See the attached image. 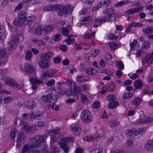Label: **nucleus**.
Listing matches in <instances>:
<instances>
[{
    "mask_svg": "<svg viewBox=\"0 0 153 153\" xmlns=\"http://www.w3.org/2000/svg\"><path fill=\"white\" fill-rule=\"evenodd\" d=\"M105 58L106 60V62L112 59V56L109 53H106L105 55Z\"/></svg>",
    "mask_w": 153,
    "mask_h": 153,
    "instance_id": "obj_58",
    "label": "nucleus"
},
{
    "mask_svg": "<svg viewBox=\"0 0 153 153\" xmlns=\"http://www.w3.org/2000/svg\"><path fill=\"white\" fill-rule=\"evenodd\" d=\"M23 39V35L20 33L16 34L13 37L9 44V46L11 50L15 49L17 46V43L22 41Z\"/></svg>",
    "mask_w": 153,
    "mask_h": 153,
    "instance_id": "obj_5",
    "label": "nucleus"
},
{
    "mask_svg": "<svg viewBox=\"0 0 153 153\" xmlns=\"http://www.w3.org/2000/svg\"><path fill=\"white\" fill-rule=\"evenodd\" d=\"M116 64L117 68L119 69L122 70L123 69L124 65L123 62L121 61H118L116 62Z\"/></svg>",
    "mask_w": 153,
    "mask_h": 153,
    "instance_id": "obj_48",
    "label": "nucleus"
},
{
    "mask_svg": "<svg viewBox=\"0 0 153 153\" xmlns=\"http://www.w3.org/2000/svg\"><path fill=\"white\" fill-rule=\"evenodd\" d=\"M35 147H33L32 143L31 144H27L25 145L22 149V153H25L28 151L30 150L31 149L35 148Z\"/></svg>",
    "mask_w": 153,
    "mask_h": 153,
    "instance_id": "obj_32",
    "label": "nucleus"
},
{
    "mask_svg": "<svg viewBox=\"0 0 153 153\" xmlns=\"http://www.w3.org/2000/svg\"><path fill=\"white\" fill-rule=\"evenodd\" d=\"M6 83L10 86L13 87H14L15 85V84L16 83L14 80L13 79H9L6 81Z\"/></svg>",
    "mask_w": 153,
    "mask_h": 153,
    "instance_id": "obj_42",
    "label": "nucleus"
},
{
    "mask_svg": "<svg viewBox=\"0 0 153 153\" xmlns=\"http://www.w3.org/2000/svg\"><path fill=\"white\" fill-rule=\"evenodd\" d=\"M90 153H102V151L101 149L96 148L91 150Z\"/></svg>",
    "mask_w": 153,
    "mask_h": 153,
    "instance_id": "obj_61",
    "label": "nucleus"
},
{
    "mask_svg": "<svg viewBox=\"0 0 153 153\" xmlns=\"http://www.w3.org/2000/svg\"><path fill=\"white\" fill-rule=\"evenodd\" d=\"M103 13L105 15L108 14L106 16L99 17L95 19V22L101 23L110 22L115 19L114 10L112 8L106 9L103 11Z\"/></svg>",
    "mask_w": 153,
    "mask_h": 153,
    "instance_id": "obj_1",
    "label": "nucleus"
},
{
    "mask_svg": "<svg viewBox=\"0 0 153 153\" xmlns=\"http://www.w3.org/2000/svg\"><path fill=\"white\" fill-rule=\"evenodd\" d=\"M62 8V5L61 4H55L48 5L45 7L44 10L46 11H52L58 10Z\"/></svg>",
    "mask_w": 153,
    "mask_h": 153,
    "instance_id": "obj_12",
    "label": "nucleus"
},
{
    "mask_svg": "<svg viewBox=\"0 0 153 153\" xmlns=\"http://www.w3.org/2000/svg\"><path fill=\"white\" fill-rule=\"evenodd\" d=\"M76 46L74 48V50L76 51H80L82 48V45L81 44H76Z\"/></svg>",
    "mask_w": 153,
    "mask_h": 153,
    "instance_id": "obj_63",
    "label": "nucleus"
},
{
    "mask_svg": "<svg viewBox=\"0 0 153 153\" xmlns=\"http://www.w3.org/2000/svg\"><path fill=\"white\" fill-rule=\"evenodd\" d=\"M142 99L140 97H137L132 101V105L135 106H138L142 102Z\"/></svg>",
    "mask_w": 153,
    "mask_h": 153,
    "instance_id": "obj_29",
    "label": "nucleus"
},
{
    "mask_svg": "<svg viewBox=\"0 0 153 153\" xmlns=\"http://www.w3.org/2000/svg\"><path fill=\"white\" fill-rule=\"evenodd\" d=\"M68 9L70 13H72L73 10V7L71 6L69 4L66 5L65 6H62V8H61V10H59L58 14L59 16H62L66 14L68 12Z\"/></svg>",
    "mask_w": 153,
    "mask_h": 153,
    "instance_id": "obj_9",
    "label": "nucleus"
},
{
    "mask_svg": "<svg viewBox=\"0 0 153 153\" xmlns=\"http://www.w3.org/2000/svg\"><path fill=\"white\" fill-rule=\"evenodd\" d=\"M26 19V21L28 22H30L35 19V17L31 14H29L28 16H27Z\"/></svg>",
    "mask_w": 153,
    "mask_h": 153,
    "instance_id": "obj_55",
    "label": "nucleus"
},
{
    "mask_svg": "<svg viewBox=\"0 0 153 153\" xmlns=\"http://www.w3.org/2000/svg\"><path fill=\"white\" fill-rule=\"evenodd\" d=\"M60 73H58L55 71H52L49 70L42 73L41 76V79L42 81H44L47 77H52L59 76Z\"/></svg>",
    "mask_w": 153,
    "mask_h": 153,
    "instance_id": "obj_7",
    "label": "nucleus"
},
{
    "mask_svg": "<svg viewBox=\"0 0 153 153\" xmlns=\"http://www.w3.org/2000/svg\"><path fill=\"white\" fill-rule=\"evenodd\" d=\"M153 120V118L151 117H148L145 119L143 118H139L136 123V124L141 125L144 123L147 124L151 123Z\"/></svg>",
    "mask_w": 153,
    "mask_h": 153,
    "instance_id": "obj_18",
    "label": "nucleus"
},
{
    "mask_svg": "<svg viewBox=\"0 0 153 153\" xmlns=\"http://www.w3.org/2000/svg\"><path fill=\"white\" fill-rule=\"evenodd\" d=\"M153 61V54H152V53L151 55L149 54L148 55L146 59V62L147 64H151L152 63Z\"/></svg>",
    "mask_w": 153,
    "mask_h": 153,
    "instance_id": "obj_34",
    "label": "nucleus"
},
{
    "mask_svg": "<svg viewBox=\"0 0 153 153\" xmlns=\"http://www.w3.org/2000/svg\"><path fill=\"white\" fill-rule=\"evenodd\" d=\"M71 27L70 25H67L66 27H63L59 28L58 31L61 33L62 35L65 36H68V33L71 30Z\"/></svg>",
    "mask_w": 153,
    "mask_h": 153,
    "instance_id": "obj_14",
    "label": "nucleus"
},
{
    "mask_svg": "<svg viewBox=\"0 0 153 153\" xmlns=\"http://www.w3.org/2000/svg\"><path fill=\"white\" fill-rule=\"evenodd\" d=\"M83 140L88 142L93 141L95 140V137L91 136H85L83 137Z\"/></svg>",
    "mask_w": 153,
    "mask_h": 153,
    "instance_id": "obj_40",
    "label": "nucleus"
},
{
    "mask_svg": "<svg viewBox=\"0 0 153 153\" xmlns=\"http://www.w3.org/2000/svg\"><path fill=\"white\" fill-rule=\"evenodd\" d=\"M115 87V85L113 83H108L106 85L107 89L109 91H114Z\"/></svg>",
    "mask_w": 153,
    "mask_h": 153,
    "instance_id": "obj_35",
    "label": "nucleus"
},
{
    "mask_svg": "<svg viewBox=\"0 0 153 153\" xmlns=\"http://www.w3.org/2000/svg\"><path fill=\"white\" fill-rule=\"evenodd\" d=\"M80 97L81 98V100L82 102H85L88 100V97L86 95L83 93L80 94Z\"/></svg>",
    "mask_w": 153,
    "mask_h": 153,
    "instance_id": "obj_57",
    "label": "nucleus"
},
{
    "mask_svg": "<svg viewBox=\"0 0 153 153\" xmlns=\"http://www.w3.org/2000/svg\"><path fill=\"white\" fill-rule=\"evenodd\" d=\"M9 51L5 48L0 49V65H5L7 62V58L9 56Z\"/></svg>",
    "mask_w": 153,
    "mask_h": 153,
    "instance_id": "obj_4",
    "label": "nucleus"
},
{
    "mask_svg": "<svg viewBox=\"0 0 153 153\" xmlns=\"http://www.w3.org/2000/svg\"><path fill=\"white\" fill-rule=\"evenodd\" d=\"M25 105L28 109H32L35 107L36 105V103L35 102L31 100L26 101L24 102Z\"/></svg>",
    "mask_w": 153,
    "mask_h": 153,
    "instance_id": "obj_20",
    "label": "nucleus"
},
{
    "mask_svg": "<svg viewBox=\"0 0 153 153\" xmlns=\"http://www.w3.org/2000/svg\"><path fill=\"white\" fill-rule=\"evenodd\" d=\"M50 149L51 151L50 153H59V149L57 147L51 145Z\"/></svg>",
    "mask_w": 153,
    "mask_h": 153,
    "instance_id": "obj_39",
    "label": "nucleus"
},
{
    "mask_svg": "<svg viewBox=\"0 0 153 153\" xmlns=\"http://www.w3.org/2000/svg\"><path fill=\"white\" fill-rule=\"evenodd\" d=\"M23 5V4L22 2L18 4V5L14 9V11L15 12H17L18 11L22 9Z\"/></svg>",
    "mask_w": 153,
    "mask_h": 153,
    "instance_id": "obj_59",
    "label": "nucleus"
},
{
    "mask_svg": "<svg viewBox=\"0 0 153 153\" xmlns=\"http://www.w3.org/2000/svg\"><path fill=\"white\" fill-rule=\"evenodd\" d=\"M117 125V121L114 120H111L109 123V126L112 128L115 127Z\"/></svg>",
    "mask_w": 153,
    "mask_h": 153,
    "instance_id": "obj_47",
    "label": "nucleus"
},
{
    "mask_svg": "<svg viewBox=\"0 0 153 153\" xmlns=\"http://www.w3.org/2000/svg\"><path fill=\"white\" fill-rule=\"evenodd\" d=\"M85 76H78L77 77V80L79 82H83L85 81H87V80L85 79Z\"/></svg>",
    "mask_w": 153,
    "mask_h": 153,
    "instance_id": "obj_53",
    "label": "nucleus"
},
{
    "mask_svg": "<svg viewBox=\"0 0 153 153\" xmlns=\"http://www.w3.org/2000/svg\"><path fill=\"white\" fill-rule=\"evenodd\" d=\"M19 134V131H16L15 128H13L11 129L10 132V138L13 140H14L16 135H17Z\"/></svg>",
    "mask_w": 153,
    "mask_h": 153,
    "instance_id": "obj_31",
    "label": "nucleus"
},
{
    "mask_svg": "<svg viewBox=\"0 0 153 153\" xmlns=\"http://www.w3.org/2000/svg\"><path fill=\"white\" fill-rule=\"evenodd\" d=\"M108 45L111 49L113 51H114L117 46V44L113 42L109 43Z\"/></svg>",
    "mask_w": 153,
    "mask_h": 153,
    "instance_id": "obj_44",
    "label": "nucleus"
},
{
    "mask_svg": "<svg viewBox=\"0 0 153 153\" xmlns=\"http://www.w3.org/2000/svg\"><path fill=\"white\" fill-rule=\"evenodd\" d=\"M42 115V114L41 112L40 111H34L30 114V117L32 118V119L36 118L40 119Z\"/></svg>",
    "mask_w": 153,
    "mask_h": 153,
    "instance_id": "obj_27",
    "label": "nucleus"
},
{
    "mask_svg": "<svg viewBox=\"0 0 153 153\" xmlns=\"http://www.w3.org/2000/svg\"><path fill=\"white\" fill-rule=\"evenodd\" d=\"M132 96V94L130 92H127L124 93L123 95V98L126 99L131 97Z\"/></svg>",
    "mask_w": 153,
    "mask_h": 153,
    "instance_id": "obj_51",
    "label": "nucleus"
},
{
    "mask_svg": "<svg viewBox=\"0 0 153 153\" xmlns=\"http://www.w3.org/2000/svg\"><path fill=\"white\" fill-rule=\"evenodd\" d=\"M139 76V74L138 73H135L130 75L129 74V77L132 79H136Z\"/></svg>",
    "mask_w": 153,
    "mask_h": 153,
    "instance_id": "obj_62",
    "label": "nucleus"
},
{
    "mask_svg": "<svg viewBox=\"0 0 153 153\" xmlns=\"http://www.w3.org/2000/svg\"><path fill=\"white\" fill-rule=\"evenodd\" d=\"M118 105V102L115 100L110 102L108 103V106L109 108L113 109L117 107Z\"/></svg>",
    "mask_w": 153,
    "mask_h": 153,
    "instance_id": "obj_30",
    "label": "nucleus"
},
{
    "mask_svg": "<svg viewBox=\"0 0 153 153\" xmlns=\"http://www.w3.org/2000/svg\"><path fill=\"white\" fill-rule=\"evenodd\" d=\"M94 68L90 67L88 68L86 70V72L88 75H93L94 74Z\"/></svg>",
    "mask_w": 153,
    "mask_h": 153,
    "instance_id": "obj_43",
    "label": "nucleus"
},
{
    "mask_svg": "<svg viewBox=\"0 0 153 153\" xmlns=\"http://www.w3.org/2000/svg\"><path fill=\"white\" fill-rule=\"evenodd\" d=\"M52 95L51 94H48L47 95H44L41 97V99L47 102H51L52 101Z\"/></svg>",
    "mask_w": 153,
    "mask_h": 153,
    "instance_id": "obj_26",
    "label": "nucleus"
},
{
    "mask_svg": "<svg viewBox=\"0 0 153 153\" xmlns=\"http://www.w3.org/2000/svg\"><path fill=\"white\" fill-rule=\"evenodd\" d=\"M145 149L149 151L153 150V139L149 140L145 145Z\"/></svg>",
    "mask_w": 153,
    "mask_h": 153,
    "instance_id": "obj_24",
    "label": "nucleus"
},
{
    "mask_svg": "<svg viewBox=\"0 0 153 153\" xmlns=\"http://www.w3.org/2000/svg\"><path fill=\"white\" fill-rule=\"evenodd\" d=\"M20 126H23V128L24 131L27 133L32 134L36 131L35 128L33 126L30 125L27 123L23 122L20 123Z\"/></svg>",
    "mask_w": 153,
    "mask_h": 153,
    "instance_id": "obj_8",
    "label": "nucleus"
},
{
    "mask_svg": "<svg viewBox=\"0 0 153 153\" xmlns=\"http://www.w3.org/2000/svg\"><path fill=\"white\" fill-rule=\"evenodd\" d=\"M135 129H128L126 131V134L129 136H136L135 135Z\"/></svg>",
    "mask_w": 153,
    "mask_h": 153,
    "instance_id": "obj_37",
    "label": "nucleus"
},
{
    "mask_svg": "<svg viewBox=\"0 0 153 153\" xmlns=\"http://www.w3.org/2000/svg\"><path fill=\"white\" fill-rule=\"evenodd\" d=\"M67 82L69 85H73L74 86L73 95H77L80 93L82 88L76 85V83L75 82L71 80H67Z\"/></svg>",
    "mask_w": 153,
    "mask_h": 153,
    "instance_id": "obj_10",
    "label": "nucleus"
},
{
    "mask_svg": "<svg viewBox=\"0 0 153 153\" xmlns=\"http://www.w3.org/2000/svg\"><path fill=\"white\" fill-rule=\"evenodd\" d=\"M142 31L146 34H149L150 33H152L150 27L143 28L142 29Z\"/></svg>",
    "mask_w": 153,
    "mask_h": 153,
    "instance_id": "obj_54",
    "label": "nucleus"
},
{
    "mask_svg": "<svg viewBox=\"0 0 153 153\" xmlns=\"http://www.w3.org/2000/svg\"><path fill=\"white\" fill-rule=\"evenodd\" d=\"M68 142V137L62 138L59 142L60 147L67 146Z\"/></svg>",
    "mask_w": 153,
    "mask_h": 153,
    "instance_id": "obj_33",
    "label": "nucleus"
},
{
    "mask_svg": "<svg viewBox=\"0 0 153 153\" xmlns=\"http://www.w3.org/2000/svg\"><path fill=\"white\" fill-rule=\"evenodd\" d=\"M81 118L84 123L88 124L93 119L92 114L87 110H83L81 113Z\"/></svg>",
    "mask_w": 153,
    "mask_h": 153,
    "instance_id": "obj_3",
    "label": "nucleus"
},
{
    "mask_svg": "<svg viewBox=\"0 0 153 153\" xmlns=\"http://www.w3.org/2000/svg\"><path fill=\"white\" fill-rule=\"evenodd\" d=\"M110 3L111 1L109 0H106L103 1L102 2L101 1L99 3L101 4V6H105L106 7H107L110 4Z\"/></svg>",
    "mask_w": 153,
    "mask_h": 153,
    "instance_id": "obj_56",
    "label": "nucleus"
},
{
    "mask_svg": "<svg viewBox=\"0 0 153 153\" xmlns=\"http://www.w3.org/2000/svg\"><path fill=\"white\" fill-rule=\"evenodd\" d=\"M52 56V53L51 52H47L41 54L40 57L41 59L45 61L48 60L49 59H51Z\"/></svg>",
    "mask_w": 153,
    "mask_h": 153,
    "instance_id": "obj_19",
    "label": "nucleus"
},
{
    "mask_svg": "<svg viewBox=\"0 0 153 153\" xmlns=\"http://www.w3.org/2000/svg\"><path fill=\"white\" fill-rule=\"evenodd\" d=\"M77 123H75L71 125L69 127V129L71 131L74 132L76 135H79L80 134V128Z\"/></svg>",
    "mask_w": 153,
    "mask_h": 153,
    "instance_id": "obj_13",
    "label": "nucleus"
},
{
    "mask_svg": "<svg viewBox=\"0 0 153 153\" xmlns=\"http://www.w3.org/2000/svg\"><path fill=\"white\" fill-rule=\"evenodd\" d=\"M4 102L5 103H8L12 100L13 98L12 97H4Z\"/></svg>",
    "mask_w": 153,
    "mask_h": 153,
    "instance_id": "obj_64",
    "label": "nucleus"
},
{
    "mask_svg": "<svg viewBox=\"0 0 153 153\" xmlns=\"http://www.w3.org/2000/svg\"><path fill=\"white\" fill-rule=\"evenodd\" d=\"M143 8V7H140L137 8L130 9L125 11V13L126 15H132L142 10Z\"/></svg>",
    "mask_w": 153,
    "mask_h": 153,
    "instance_id": "obj_16",
    "label": "nucleus"
},
{
    "mask_svg": "<svg viewBox=\"0 0 153 153\" xmlns=\"http://www.w3.org/2000/svg\"><path fill=\"white\" fill-rule=\"evenodd\" d=\"M53 27L52 26H47L43 27V30L45 32L49 33L53 29Z\"/></svg>",
    "mask_w": 153,
    "mask_h": 153,
    "instance_id": "obj_50",
    "label": "nucleus"
},
{
    "mask_svg": "<svg viewBox=\"0 0 153 153\" xmlns=\"http://www.w3.org/2000/svg\"><path fill=\"white\" fill-rule=\"evenodd\" d=\"M128 1H123L118 2L114 4V6L116 7H121L127 3Z\"/></svg>",
    "mask_w": 153,
    "mask_h": 153,
    "instance_id": "obj_45",
    "label": "nucleus"
},
{
    "mask_svg": "<svg viewBox=\"0 0 153 153\" xmlns=\"http://www.w3.org/2000/svg\"><path fill=\"white\" fill-rule=\"evenodd\" d=\"M40 67L44 70H46L50 67V62L48 60H42L39 61L38 62Z\"/></svg>",
    "mask_w": 153,
    "mask_h": 153,
    "instance_id": "obj_17",
    "label": "nucleus"
},
{
    "mask_svg": "<svg viewBox=\"0 0 153 153\" xmlns=\"http://www.w3.org/2000/svg\"><path fill=\"white\" fill-rule=\"evenodd\" d=\"M116 96L114 94H110L106 97V99L109 101H111L116 100Z\"/></svg>",
    "mask_w": 153,
    "mask_h": 153,
    "instance_id": "obj_52",
    "label": "nucleus"
},
{
    "mask_svg": "<svg viewBox=\"0 0 153 153\" xmlns=\"http://www.w3.org/2000/svg\"><path fill=\"white\" fill-rule=\"evenodd\" d=\"M27 13L24 11H20L18 15V17L19 20H15L13 22V24L17 26H19V22L23 23L26 20Z\"/></svg>",
    "mask_w": 153,
    "mask_h": 153,
    "instance_id": "obj_6",
    "label": "nucleus"
},
{
    "mask_svg": "<svg viewBox=\"0 0 153 153\" xmlns=\"http://www.w3.org/2000/svg\"><path fill=\"white\" fill-rule=\"evenodd\" d=\"M81 86L84 91L87 92L90 89V85L88 84H83L81 85Z\"/></svg>",
    "mask_w": 153,
    "mask_h": 153,
    "instance_id": "obj_41",
    "label": "nucleus"
},
{
    "mask_svg": "<svg viewBox=\"0 0 153 153\" xmlns=\"http://www.w3.org/2000/svg\"><path fill=\"white\" fill-rule=\"evenodd\" d=\"M30 80L33 85L31 88L33 90L36 89L37 88V86L36 85V84H40L43 82V81H42L41 79L40 80L35 78L30 79Z\"/></svg>",
    "mask_w": 153,
    "mask_h": 153,
    "instance_id": "obj_15",
    "label": "nucleus"
},
{
    "mask_svg": "<svg viewBox=\"0 0 153 153\" xmlns=\"http://www.w3.org/2000/svg\"><path fill=\"white\" fill-rule=\"evenodd\" d=\"M93 18L91 16H89L86 17H82L80 20L82 22H90L92 19Z\"/></svg>",
    "mask_w": 153,
    "mask_h": 153,
    "instance_id": "obj_46",
    "label": "nucleus"
},
{
    "mask_svg": "<svg viewBox=\"0 0 153 153\" xmlns=\"http://www.w3.org/2000/svg\"><path fill=\"white\" fill-rule=\"evenodd\" d=\"M17 136L18 137L17 140V141H20L23 139V138L25 136V134L22 133H19Z\"/></svg>",
    "mask_w": 153,
    "mask_h": 153,
    "instance_id": "obj_60",
    "label": "nucleus"
},
{
    "mask_svg": "<svg viewBox=\"0 0 153 153\" xmlns=\"http://www.w3.org/2000/svg\"><path fill=\"white\" fill-rule=\"evenodd\" d=\"M33 30H34L33 32L35 34L38 35H40L42 34V32L43 30V27L41 25L33 27Z\"/></svg>",
    "mask_w": 153,
    "mask_h": 153,
    "instance_id": "obj_21",
    "label": "nucleus"
},
{
    "mask_svg": "<svg viewBox=\"0 0 153 153\" xmlns=\"http://www.w3.org/2000/svg\"><path fill=\"white\" fill-rule=\"evenodd\" d=\"M32 41L35 43H36V45L39 46L44 45L45 44V42L41 40H38L36 38H33L32 39Z\"/></svg>",
    "mask_w": 153,
    "mask_h": 153,
    "instance_id": "obj_28",
    "label": "nucleus"
},
{
    "mask_svg": "<svg viewBox=\"0 0 153 153\" xmlns=\"http://www.w3.org/2000/svg\"><path fill=\"white\" fill-rule=\"evenodd\" d=\"M134 86L136 89H140L143 87L142 81L140 79L135 80L134 83Z\"/></svg>",
    "mask_w": 153,
    "mask_h": 153,
    "instance_id": "obj_25",
    "label": "nucleus"
},
{
    "mask_svg": "<svg viewBox=\"0 0 153 153\" xmlns=\"http://www.w3.org/2000/svg\"><path fill=\"white\" fill-rule=\"evenodd\" d=\"M32 53L31 51H28L26 52L25 58L26 60H30L32 58Z\"/></svg>",
    "mask_w": 153,
    "mask_h": 153,
    "instance_id": "obj_49",
    "label": "nucleus"
},
{
    "mask_svg": "<svg viewBox=\"0 0 153 153\" xmlns=\"http://www.w3.org/2000/svg\"><path fill=\"white\" fill-rule=\"evenodd\" d=\"M47 136L45 135H37L30 138L33 147L38 148L41 146V143L45 142Z\"/></svg>",
    "mask_w": 153,
    "mask_h": 153,
    "instance_id": "obj_2",
    "label": "nucleus"
},
{
    "mask_svg": "<svg viewBox=\"0 0 153 153\" xmlns=\"http://www.w3.org/2000/svg\"><path fill=\"white\" fill-rule=\"evenodd\" d=\"M49 134L52 136L51 137L54 140H56L57 139V137L56 136L60 133L59 129H54L50 131L49 132Z\"/></svg>",
    "mask_w": 153,
    "mask_h": 153,
    "instance_id": "obj_22",
    "label": "nucleus"
},
{
    "mask_svg": "<svg viewBox=\"0 0 153 153\" xmlns=\"http://www.w3.org/2000/svg\"><path fill=\"white\" fill-rule=\"evenodd\" d=\"M6 34V30L4 26H0V43L3 42L4 39L2 35H4Z\"/></svg>",
    "mask_w": 153,
    "mask_h": 153,
    "instance_id": "obj_23",
    "label": "nucleus"
},
{
    "mask_svg": "<svg viewBox=\"0 0 153 153\" xmlns=\"http://www.w3.org/2000/svg\"><path fill=\"white\" fill-rule=\"evenodd\" d=\"M95 34V31H93L91 33H85L83 35L84 39H89L92 37H94Z\"/></svg>",
    "mask_w": 153,
    "mask_h": 153,
    "instance_id": "obj_36",
    "label": "nucleus"
},
{
    "mask_svg": "<svg viewBox=\"0 0 153 153\" xmlns=\"http://www.w3.org/2000/svg\"><path fill=\"white\" fill-rule=\"evenodd\" d=\"M21 70L23 71H26L29 73H33L34 72V67L31 65L26 63L23 65H21Z\"/></svg>",
    "mask_w": 153,
    "mask_h": 153,
    "instance_id": "obj_11",
    "label": "nucleus"
},
{
    "mask_svg": "<svg viewBox=\"0 0 153 153\" xmlns=\"http://www.w3.org/2000/svg\"><path fill=\"white\" fill-rule=\"evenodd\" d=\"M146 129V128L143 127L137 130H135L136 133H135V135L137 136L139 135L143 134L145 133Z\"/></svg>",
    "mask_w": 153,
    "mask_h": 153,
    "instance_id": "obj_38",
    "label": "nucleus"
}]
</instances>
